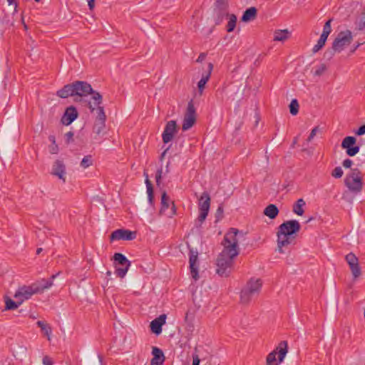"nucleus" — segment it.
Listing matches in <instances>:
<instances>
[{
    "mask_svg": "<svg viewBox=\"0 0 365 365\" xmlns=\"http://www.w3.org/2000/svg\"><path fill=\"white\" fill-rule=\"evenodd\" d=\"M239 230L230 228L225 235L222 245L224 248L217 259L216 272L221 277H227L233 264V259L239 255L238 240Z\"/></svg>",
    "mask_w": 365,
    "mask_h": 365,
    "instance_id": "1",
    "label": "nucleus"
},
{
    "mask_svg": "<svg viewBox=\"0 0 365 365\" xmlns=\"http://www.w3.org/2000/svg\"><path fill=\"white\" fill-rule=\"evenodd\" d=\"M91 95L94 104H99L103 101L101 93L94 91L91 84L86 81H76L72 83L65 85L61 89L57 91L56 96L61 98H66L69 96L74 97V101H82L85 103L83 98Z\"/></svg>",
    "mask_w": 365,
    "mask_h": 365,
    "instance_id": "2",
    "label": "nucleus"
},
{
    "mask_svg": "<svg viewBox=\"0 0 365 365\" xmlns=\"http://www.w3.org/2000/svg\"><path fill=\"white\" fill-rule=\"evenodd\" d=\"M300 229L301 225L296 220L285 221L278 227L277 249L280 253H284L283 247H287L293 242Z\"/></svg>",
    "mask_w": 365,
    "mask_h": 365,
    "instance_id": "3",
    "label": "nucleus"
},
{
    "mask_svg": "<svg viewBox=\"0 0 365 365\" xmlns=\"http://www.w3.org/2000/svg\"><path fill=\"white\" fill-rule=\"evenodd\" d=\"M52 286L51 281H46V279H41L30 286H23L19 287L14 294V298L21 302V303L29 299L34 294L43 292L46 289Z\"/></svg>",
    "mask_w": 365,
    "mask_h": 365,
    "instance_id": "4",
    "label": "nucleus"
},
{
    "mask_svg": "<svg viewBox=\"0 0 365 365\" xmlns=\"http://www.w3.org/2000/svg\"><path fill=\"white\" fill-rule=\"evenodd\" d=\"M262 286L260 279H250L245 287L241 290L240 301L242 304H248L252 298L258 295Z\"/></svg>",
    "mask_w": 365,
    "mask_h": 365,
    "instance_id": "5",
    "label": "nucleus"
},
{
    "mask_svg": "<svg viewBox=\"0 0 365 365\" xmlns=\"http://www.w3.org/2000/svg\"><path fill=\"white\" fill-rule=\"evenodd\" d=\"M344 184L352 192H360L363 188V177L361 171L357 168L352 169L351 173L346 175Z\"/></svg>",
    "mask_w": 365,
    "mask_h": 365,
    "instance_id": "6",
    "label": "nucleus"
},
{
    "mask_svg": "<svg viewBox=\"0 0 365 365\" xmlns=\"http://www.w3.org/2000/svg\"><path fill=\"white\" fill-rule=\"evenodd\" d=\"M288 351V344L287 341H282L276 349L270 352L266 359L267 365H279L277 362L276 355L278 354L279 362H282Z\"/></svg>",
    "mask_w": 365,
    "mask_h": 365,
    "instance_id": "7",
    "label": "nucleus"
},
{
    "mask_svg": "<svg viewBox=\"0 0 365 365\" xmlns=\"http://www.w3.org/2000/svg\"><path fill=\"white\" fill-rule=\"evenodd\" d=\"M353 39L351 31L346 30L338 34L332 43V46L338 53L341 52L346 46H349Z\"/></svg>",
    "mask_w": 365,
    "mask_h": 365,
    "instance_id": "8",
    "label": "nucleus"
},
{
    "mask_svg": "<svg viewBox=\"0 0 365 365\" xmlns=\"http://www.w3.org/2000/svg\"><path fill=\"white\" fill-rule=\"evenodd\" d=\"M196 122V110L194 106L193 100L187 103L186 112L184 115L182 129L185 131L192 128Z\"/></svg>",
    "mask_w": 365,
    "mask_h": 365,
    "instance_id": "9",
    "label": "nucleus"
},
{
    "mask_svg": "<svg viewBox=\"0 0 365 365\" xmlns=\"http://www.w3.org/2000/svg\"><path fill=\"white\" fill-rule=\"evenodd\" d=\"M198 207L200 214L197 220L202 224L205 220L210 207V197L207 192H204L200 197Z\"/></svg>",
    "mask_w": 365,
    "mask_h": 365,
    "instance_id": "10",
    "label": "nucleus"
},
{
    "mask_svg": "<svg viewBox=\"0 0 365 365\" xmlns=\"http://www.w3.org/2000/svg\"><path fill=\"white\" fill-rule=\"evenodd\" d=\"M343 149L346 150L347 155L352 157L359 151V146L356 145V138L354 136L345 137L341 144Z\"/></svg>",
    "mask_w": 365,
    "mask_h": 365,
    "instance_id": "11",
    "label": "nucleus"
},
{
    "mask_svg": "<svg viewBox=\"0 0 365 365\" xmlns=\"http://www.w3.org/2000/svg\"><path fill=\"white\" fill-rule=\"evenodd\" d=\"M345 259L349 266L354 279L359 277L361 274V270L356 256L354 253L350 252L346 255Z\"/></svg>",
    "mask_w": 365,
    "mask_h": 365,
    "instance_id": "12",
    "label": "nucleus"
},
{
    "mask_svg": "<svg viewBox=\"0 0 365 365\" xmlns=\"http://www.w3.org/2000/svg\"><path fill=\"white\" fill-rule=\"evenodd\" d=\"M178 132V126L175 120H170L167 122L164 131L162 134L163 142L164 143H168L170 142L174 135Z\"/></svg>",
    "mask_w": 365,
    "mask_h": 365,
    "instance_id": "13",
    "label": "nucleus"
},
{
    "mask_svg": "<svg viewBox=\"0 0 365 365\" xmlns=\"http://www.w3.org/2000/svg\"><path fill=\"white\" fill-rule=\"evenodd\" d=\"M136 237V233L128 230L118 229L113 231L110 235V241L114 240H132Z\"/></svg>",
    "mask_w": 365,
    "mask_h": 365,
    "instance_id": "14",
    "label": "nucleus"
},
{
    "mask_svg": "<svg viewBox=\"0 0 365 365\" xmlns=\"http://www.w3.org/2000/svg\"><path fill=\"white\" fill-rule=\"evenodd\" d=\"M169 201V196L167 195L165 191H163L161 195V208L160 210V215H166L168 217H172L174 215H175L176 208L173 202H172V207L170 210L168 212H167V210L170 206Z\"/></svg>",
    "mask_w": 365,
    "mask_h": 365,
    "instance_id": "15",
    "label": "nucleus"
},
{
    "mask_svg": "<svg viewBox=\"0 0 365 365\" xmlns=\"http://www.w3.org/2000/svg\"><path fill=\"white\" fill-rule=\"evenodd\" d=\"M78 116V113L76 108L71 106L65 110V112L61 117V122L63 125H71Z\"/></svg>",
    "mask_w": 365,
    "mask_h": 365,
    "instance_id": "16",
    "label": "nucleus"
},
{
    "mask_svg": "<svg viewBox=\"0 0 365 365\" xmlns=\"http://www.w3.org/2000/svg\"><path fill=\"white\" fill-rule=\"evenodd\" d=\"M66 165L62 160H56L52 166L51 174L62 180L63 182H66Z\"/></svg>",
    "mask_w": 365,
    "mask_h": 365,
    "instance_id": "17",
    "label": "nucleus"
},
{
    "mask_svg": "<svg viewBox=\"0 0 365 365\" xmlns=\"http://www.w3.org/2000/svg\"><path fill=\"white\" fill-rule=\"evenodd\" d=\"M197 259V252H194L192 250H190L189 257L190 269L191 275L195 280L199 279Z\"/></svg>",
    "mask_w": 365,
    "mask_h": 365,
    "instance_id": "18",
    "label": "nucleus"
},
{
    "mask_svg": "<svg viewBox=\"0 0 365 365\" xmlns=\"http://www.w3.org/2000/svg\"><path fill=\"white\" fill-rule=\"evenodd\" d=\"M166 318V314H163L150 322V327L153 334L156 335L161 334L162 327L165 324Z\"/></svg>",
    "mask_w": 365,
    "mask_h": 365,
    "instance_id": "19",
    "label": "nucleus"
},
{
    "mask_svg": "<svg viewBox=\"0 0 365 365\" xmlns=\"http://www.w3.org/2000/svg\"><path fill=\"white\" fill-rule=\"evenodd\" d=\"M229 14L227 7H213L212 19L215 25H220Z\"/></svg>",
    "mask_w": 365,
    "mask_h": 365,
    "instance_id": "20",
    "label": "nucleus"
},
{
    "mask_svg": "<svg viewBox=\"0 0 365 365\" xmlns=\"http://www.w3.org/2000/svg\"><path fill=\"white\" fill-rule=\"evenodd\" d=\"M86 106L90 109L91 113H93L94 110H96V120H106V115L104 111V108L101 106L102 102L99 104L92 103L91 101H85Z\"/></svg>",
    "mask_w": 365,
    "mask_h": 365,
    "instance_id": "21",
    "label": "nucleus"
},
{
    "mask_svg": "<svg viewBox=\"0 0 365 365\" xmlns=\"http://www.w3.org/2000/svg\"><path fill=\"white\" fill-rule=\"evenodd\" d=\"M213 69V64L212 63H208V70L206 73H203L201 79L197 83L198 93L200 96L202 95L203 91L205 87V84L209 81L212 71Z\"/></svg>",
    "mask_w": 365,
    "mask_h": 365,
    "instance_id": "22",
    "label": "nucleus"
},
{
    "mask_svg": "<svg viewBox=\"0 0 365 365\" xmlns=\"http://www.w3.org/2000/svg\"><path fill=\"white\" fill-rule=\"evenodd\" d=\"M152 354L153 356L150 361V364H154L156 363L159 365H163L165 361V356L163 351L158 347L153 346L152 349Z\"/></svg>",
    "mask_w": 365,
    "mask_h": 365,
    "instance_id": "23",
    "label": "nucleus"
},
{
    "mask_svg": "<svg viewBox=\"0 0 365 365\" xmlns=\"http://www.w3.org/2000/svg\"><path fill=\"white\" fill-rule=\"evenodd\" d=\"M257 15V9L254 6L250 7L244 11L241 17V21L242 22H249L253 21L256 19Z\"/></svg>",
    "mask_w": 365,
    "mask_h": 365,
    "instance_id": "24",
    "label": "nucleus"
},
{
    "mask_svg": "<svg viewBox=\"0 0 365 365\" xmlns=\"http://www.w3.org/2000/svg\"><path fill=\"white\" fill-rule=\"evenodd\" d=\"M114 264L116 266L117 264L122 266H127L130 267L131 263L126 258V257L123 255L122 253H115L113 257Z\"/></svg>",
    "mask_w": 365,
    "mask_h": 365,
    "instance_id": "25",
    "label": "nucleus"
},
{
    "mask_svg": "<svg viewBox=\"0 0 365 365\" xmlns=\"http://www.w3.org/2000/svg\"><path fill=\"white\" fill-rule=\"evenodd\" d=\"M279 212V209L275 205L269 204L264 208L263 213L271 220H274L277 217Z\"/></svg>",
    "mask_w": 365,
    "mask_h": 365,
    "instance_id": "26",
    "label": "nucleus"
},
{
    "mask_svg": "<svg viewBox=\"0 0 365 365\" xmlns=\"http://www.w3.org/2000/svg\"><path fill=\"white\" fill-rule=\"evenodd\" d=\"M144 175L145 176V182L146 184L147 187V193H148V201L150 205L153 204L154 201V192H153V186L150 180L148 179V175L146 173H144Z\"/></svg>",
    "mask_w": 365,
    "mask_h": 365,
    "instance_id": "27",
    "label": "nucleus"
},
{
    "mask_svg": "<svg viewBox=\"0 0 365 365\" xmlns=\"http://www.w3.org/2000/svg\"><path fill=\"white\" fill-rule=\"evenodd\" d=\"M5 310H14L17 309L22 303L21 301L17 300L14 302L10 297L5 296Z\"/></svg>",
    "mask_w": 365,
    "mask_h": 365,
    "instance_id": "28",
    "label": "nucleus"
},
{
    "mask_svg": "<svg viewBox=\"0 0 365 365\" xmlns=\"http://www.w3.org/2000/svg\"><path fill=\"white\" fill-rule=\"evenodd\" d=\"M289 32L287 29L277 30L274 34V41H283L289 38Z\"/></svg>",
    "mask_w": 365,
    "mask_h": 365,
    "instance_id": "29",
    "label": "nucleus"
},
{
    "mask_svg": "<svg viewBox=\"0 0 365 365\" xmlns=\"http://www.w3.org/2000/svg\"><path fill=\"white\" fill-rule=\"evenodd\" d=\"M305 205V201L300 198L296 201V202L293 205V209L292 211L298 215H302L304 212L303 210V207Z\"/></svg>",
    "mask_w": 365,
    "mask_h": 365,
    "instance_id": "30",
    "label": "nucleus"
},
{
    "mask_svg": "<svg viewBox=\"0 0 365 365\" xmlns=\"http://www.w3.org/2000/svg\"><path fill=\"white\" fill-rule=\"evenodd\" d=\"M27 348L23 345H19L14 350V356L16 359L22 360L26 355Z\"/></svg>",
    "mask_w": 365,
    "mask_h": 365,
    "instance_id": "31",
    "label": "nucleus"
},
{
    "mask_svg": "<svg viewBox=\"0 0 365 365\" xmlns=\"http://www.w3.org/2000/svg\"><path fill=\"white\" fill-rule=\"evenodd\" d=\"M228 22L226 26V30L227 32H232L235 30L237 24V16L235 14H228Z\"/></svg>",
    "mask_w": 365,
    "mask_h": 365,
    "instance_id": "32",
    "label": "nucleus"
},
{
    "mask_svg": "<svg viewBox=\"0 0 365 365\" xmlns=\"http://www.w3.org/2000/svg\"><path fill=\"white\" fill-rule=\"evenodd\" d=\"M36 324L43 331L44 334L48 336V339H50V335L52 332L51 327L43 321H38Z\"/></svg>",
    "mask_w": 365,
    "mask_h": 365,
    "instance_id": "33",
    "label": "nucleus"
},
{
    "mask_svg": "<svg viewBox=\"0 0 365 365\" xmlns=\"http://www.w3.org/2000/svg\"><path fill=\"white\" fill-rule=\"evenodd\" d=\"M48 140L51 143L49 146V151L51 154H56L58 152V146L56 143V138L54 135H51L48 136Z\"/></svg>",
    "mask_w": 365,
    "mask_h": 365,
    "instance_id": "34",
    "label": "nucleus"
},
{
    "mask_svg": "<svg viewBox=\"0 0 365 365\" xmlns=\"http://www.w3.org/2000/svg\"><path fill=\"white\" fill-rule=\"evenodd\" d=\"M105 123L106 120H96L93 127L94 132L97 134L101 133L105 128Z\"/></svg>",
    "mask_w": 365,
    "mask_h": 365,
    "instance_id": "35",
    "label": "nucleus"
},
{
    "mask_svg": "<svg viewBox=\"0 0 365 365\" xmlns=\"http://www.w3.org/2000/svg\"><path fill=\"white\" fill-rule=\"evenodd\" d=\"M289 112L292 115H296L299 112V103L297 99H292L289 106Z\"/></svg>",
    "mask_w": 365,
    "mask_h": 365,
    "instance_id": "36",
    "label": "nucleus"
},
{
    "mask_svg": "<svg viewBox=\"0 0 365 365\" xmlns=\"http://www.w3.org/2000/svg\"><path fill=\"white\" fill-rule=\"evenodd\" d=\"M129 267H127V266H122L120 267H115V273L118 277H119L120 278H123L125 276Z\"/></svg>",
    "mask_w": 365,
    "mask_h": 365,
    "instance_id": "37",
    "label": "nucleus"
},
{
    "mask_svg": "<svg viewBox=\"0 0 365 365\" xmlns=\"http://www.w3.org/2000/svg\"><path fill=\"white\" fill-rule=\"evenodd\" d=\"M92 156L90 155L85 156L81 162V166L83 168H87L89 166L92 165Z\"/></svg>",
    "mask_w": 365,
    "mask_h": 365,
    "instance_id": "38",
    "label": "nucleus"
},
{
    "mask_svg": "<svg viewBox=\"0 0 365 365\" xmlns=\"http://www.w3.org/2000/svg\"><path fill=\"white\" fill-rule=\"evenodd\" d=\"M357 29L359 31L365 30V10L362 12L361 16L358 22Z\"/></svg>",
    "mask_w": 365,
    "mask_h": 365,
    "instance_id": "39",
    "label": "nucleus"
},
{
    "mask_svg": "<svg viewBox=\"0 0 365 365\" xmlns=\"http://www.w3.org/2000/svg\"><path fill=\"white\" fill-rule=\"evenodd\" d=\"M337 51L334 49V47L331 46L330 48H328L324 53V57L328 60L331 59L336 53Z\"/></svg>",
    "mask_w": 365,
    "mask_h": 365,
    "instance_id": "40",
    "label": "nucleus"
},
{
    "mask_svg": "<svg viewBox=\"0 0 365 365\" xmlns=\"http://www.w3.org/2000/svg\"><path fill=\"white\" fill-rule=\"evenodd\" d=\"M343 170L340 166L336 167L331 172V176L334 178H340L343 175Z\"/></svg>",
    "mask_w": 365,
    "mask_h": 365,
    "instance_id": "41",
    "label": "nucleus"
},
{
    "mask_svg": "<svg viewBox=\"0 0 365 365\" xmlns=\"http://www.w3.org/2000/svg\"><path fill=\"white\" fill-rule=\"evenodd\" d=\"M325 43H326V41L324 40H322V39L319 38V40L317 41V43L312 48V52L314 53L318 52L320 49H322L324 46Z\"/></svg>",
    "mask_w": 365,
    "mask_h": 365,
    "instance_id": "42",
    "label": "nucleus"
},
{
    "mask_svg": "<svg viewBox=\"0 0 365 365\" xmlns=\"http://www.w3.org/2000/svg\"><path fill=\"white\" fill-rule=\"evenodd\" d=\"M223 212H224V209H223L222 205H219L216 210V213H215V217H216L215 222H218L222 219Z\"/></svg>",
    "mask_w": 365,
    "mask_h": 365,
    "instance_id": "43",
    "label": "nucleus"
},
{
    "mask_svg": "<svg viewBox=\"0 0 365 365\" xmlns=\"http://www.w3.org/2000/svg\"><path fill=\"white\" fill-rule=\"evenodd\" d=\"M74 133L73 131H68L64 135L65 142L67 145L74 141Z\"/></svg>",
    "mask_w": 365,
    "mask_h": 365,
    "instance_id": "44",
    "label": "nucleus"
},
{
    "mask_svg": "<svg viewBox=\"0 0 365 365\" xmlns=\"http://www.w3.org/2000/svg\"><path fill=\"white\" fill-rule=\"evenodd\" d=\"M327 70V66L324 63H322L318 68L314 71V75L317 76H322L324 71Z\"/></svg>",
    "mask_w": 365,
    "mask_h": 365,
    "instance_id": "45",
    "label": "nucleus"
},
{
    "mask_svg": "<svg viewBox=\"0 0 365 365\" xmlns=\"http://www.w3.org/2000/svg\"><path fill=\"white\" fill-rule=\"evenodd\" d=\"M332 21V19H329L328 21H327L324 25V27H323V31L322 32H325L326 34H330L331 31V23Z\"/></svg>",
    "mask_w": 365,
    "mask_h": 365,
    "instance_id": "46",
    "label": "nucleus"
},
{
    "mask_svg": "<svg viewBox=\"0 0 365 365\" xmlns=\"http://www.w3.org/2000/svg\"><path fill=\"white\" fill-rule=\"evenodd\" d=\"M214 7H227L228 8V3L225 0H215Z\"/></svg>",
    "mask_w": 365,
    "mask_h": 365,
    "instance_id": "47",
    "label": "nucleus"
},
{
    "mask_svg": "<svg viewBox=\"0 0 365 365\" xmlns=\"http://www.w3.org/2000/svg\"><path fill=\"white\" fill-rule=\"evenodd\" d=\"M162 173H163V169L162 168L158 169L157 170V172H156L155 181H156V185L158 186H159L160 184V180H161V178H162Z\"/></svg>",
    "mask_w": 365,
    "mask_h": 365,
    "instance_id": "48",
    "label": "nucleus"
},
{
    "mask_svg": "<svg viewBox=\"0 0 365 365\" xmlns=\"http://www.w3.org/2000/svg\"><path fill=\"white\" fill-rule=\"evenodd\" d=\"M318 131H319V126H316V127H314V128L312 130V131H311V133H310V134H309V137H308V138H307V141H308V142H310V141H311V140L314 138V136L316 135V134H317V133Z\"/></svg>",
    "mask_w": 365,
    "mask_h": 365,
    "instance_id": "49",
    "label": "nucleus"
},
{
    "mask_svg": "<svg viewBox=\"0 0 365 365\" xmlns=\"http://www.w3.org/2000/svg\"><path fill=\"white\" fill-rule=\"evenodd\" d=\"M352 164H353V161L349 158H346L342 162V165L345 168H350L351 167Z\"/></svg>",
    "mask_w": 365,
    "mask_h": 365,
    "instance_id": "50",
    "label": "nucleus"
},
{
    "mask_svg": "<svg viewBox=\"0 0 365 365\" xmlns=\"http://www.w3.org/2000/svg\"><path fill=\"white\" fill-rule=\"evenodd\" d=\"M42 362H43V365H53V361H52V359L48 356H45L43 358Z\"/></svg>",
    "mask_w": 365,
    "mask_h": 365,
    "instance_id": "51",
    "label": "nucleus"
},
{
    "mask_svg": "<svg viewBox=\"0 0 365 365\" xmlns=\"http://www.w3.org/2000/svg\"><path fill=\"white\" fill-rule=\"evenodd\" d=\"M357 135H362L365 134V124L361 125L359 129L355 132Z\"/></svg>",
    "mask_w": 365,
    "mask_h": 365,
    "instance_id": "52",
    "label": "nucleus"
},
{
    "mask_svg": "<svg viewBox=\"0 0 365 365\" xmlns=\"http://www.w3.org/2000/svg\"><path fill=\"white\" fill-rule=\"evenodd\" d=\"M192 365H199L200 362V359L198 355L195 354L192 356Z\"/></svg>",
    "mask_w": 365,
    "mask_h": 365,
    "instance_id": "53",
    "label": "nucleus"
},
{
    "mask_svg": "<svg viewBox=\"0 0 365 365\" xmlns=\"http://www.w3.org/2000/svg\"><path fill=\"white\" fill-rule=\"evenodd\" d=\"M205 57H206V53H201L199 55V56H198V58H197L196 61L198 62V63H201V62H202L205 60Z\"/></svg>",
    "mask_w": 365,
    "mask_h": 365,
    "instance_id": "54",
    "label": "nucleus"
},
{
    "mask_svg": "<svg viewBox=\"0 0 365 365\" xmlns=\"http://www.w3.org/2000/svg\"><path fill=\"white\" fill-rule=\"evenodd\" d=\"M95 1L96 0H88V5L90 10H93L95 7Z\"/></svg>",
    "mask_w": 365,
    "mask_h": 365,
    "instance_id": "55",
    "label": "nucleus"
},
{
    "mask_svg": "<svg viewBox=\"0 0 365 365\" xmlns=\"http://www.w3.org/2000/svg\"><path fill=\"white\" fill-rule=\"evenodd\" d=\"M329 35V34H326L325 32H322V34H321V36H320V38H320V39H322V40H324L325 41H327V38H328Z\"/></svg>",
    "mask_w": 365,
    "mask_h": 365,
    "instance_id": "56",
    "label": "nucleus"
},
{
    "mask_svg": "<svg viewBox=\"0 0 365 365\" xmlns=\"http://www.w3.org/2000/svg\"><path fill=\"white\" fill-rule=\"evenodd\" d=\"M168 150H169V148H168L167 149H165V150L161 153V155H160V160H161V161H162V160H163V158H164V157H165V153L168 152Z\"/></svg>",
    "mask_w": 365,
    "mask_h": 365,
    "instance_id": "57",
    "label": "nucleus"
},
{
    "mask_svg": "<svg viewBox=\"0 0 365 365\" xmlns=\"http://www.w3.org/2000/svg\"><path fill=\"white\" fill-rule=\"evenodd\" d=\"M361 45V43H357L354 47V48L351 50V53H354L358 48L359 46Z\"/></svg>",
    "mask_w": 365,
    "mask_h": 365,
    "instance_id": "58",
    "label": "nucleus"
},
{
    "mask_svg": "<svg viewBox=\"0 0 365 365\" xmlns=\"http://www.w3.org/2000/svg\"><path fill=\"white\" fill-rule=\"evenodd\" d=\"M56 275H58V273H56V274H53L51 277V279L48 281H51L53 282V279L56 277Z\"/></svg>",
    "mask_w": 365,
    "mask_h": 365,
    "instance_id": "59",
    "label": "nucleus"
},
{
    "mask_svg": "<svg viewBox=\"0 0 365 365\" xmlns=\"http://www.w3.org/2000/svg\"><path fill=\"white\" fill-rule=\"evenodd\" d=\"M42 252V248H38L36 250V254L39 255Z\"/></svg>",
    "mask_w": 365,
    "mask_h": 365,
    "instance_id": "60",
    "label": "nucleus"
},
{
    "mask_svg": "<svg viewBox=\"0 0 365 365\" xmlns=\"http://www.w3.org/2000/svg\"><path fill=\"white\" fill-rule=\"evenodd\" d=\"M111 274H112L111 271L108 270V271L106 272V275H107L108 277H110V276H111Z\"/></svg>",
    "mask_w": 365,
    "mask_h": 365,
    "instance_id": "61",
    "label": "nucleus"
},
{
    "mask_svg": "<svg viewBox=\"0 0 365 365\" xmlns=\"http://www.w3.org/2000/svg\"><path fill=\"white\" fill-rule=\"evenodd\" d=\"M9 5H11L14 3V0H7Z\"/></svg>",
    "mask_w": 365,
    "mask_h": 365,
    "instance_id": "62",
    "label": "nucleus"
},
{
    "mask_svg": "<svg viewBox=\"0 0 365 365\" xmlns=\"http://www.w3.org/2000/svg\"><path fill=\"white\" fill-rule=\"evenodd\" d=\"M169 164H170V162H168V163H167L166 169H165L166 173H168V172H169V168H168V167H169Z\"/></svg>",
    "mask_w": 365,
    "mask_h": 365,
    "instance_id": "63",
    "label": "nucleus"
},
{
    "mask_svg": "<svg viewBox=\"0 0 365 365\" xmlns=\"http://www.w3.org/2000/svg\"><path fill=\"white\" fill-rule=\"evenodd\" d=\"M297 142V137H296L294 139V141H293V143H292V146H294Z\"/></svg>",
    "mask_w": 365,
    "mask_h": 365,
    "instance_id": "64",
    "label": "nucleus"
}]
</instances>
